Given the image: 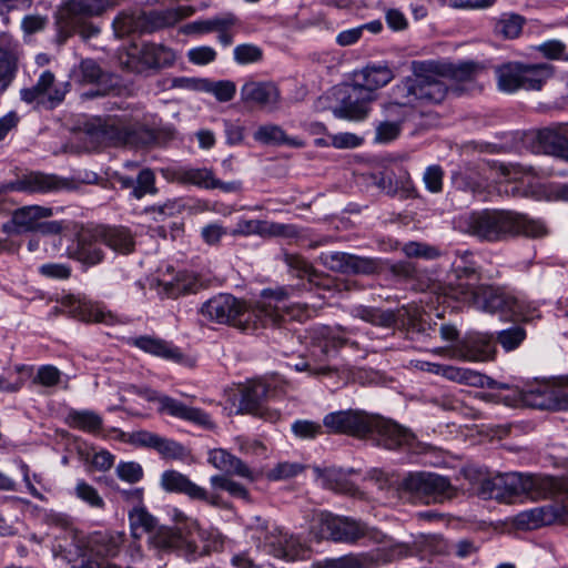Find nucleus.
<instances>
[{
	"instance_id": "obj_13",
	"label": "nucleus",
	"mask_w": 568,
	"mask_h": 568,
	"mask_svg": "<svg viewBox=\"0 0 568 568\" xmlns=\"http://www.w3.org/2000/svg\"><path fill=\"white\" fill-rule=\"evenodd\" d=\"M318 262L326 268L343 274L373 275L383 270L379 258L362 257L345 252H323Z\"/></svg>"
},
{
	"instance_id": "obj_7",
	"label": "nucleus",
	"mask_w": 568,
	"mask_h": 568,
	"mask_svg": "<svg viewBox=\"0 0 568 568\" xmlns=\"http://www.w3.org/2000/svg\"><path fill=\"white\" fill-rule=\"evenodd\" d=\"M194 12L190 6H181L163 11L150 13L122 12L113 21V27L119 36L131 32H153L156 29L171 27L190 17Z\"/></svg>"
},
{
	"instance_id": "obj_54",
	"label": "nucleus",
	"mask_w": 568,
	"mask_h": 568,
	"mask_svg": "<svg viewBox=\"0 0 568 568\" xmlns=\"http://www.w3.org/2000/svg\"><path fill=\"white\" fill-rule=\"evenodd\" d=\"M283 260L290 270L296 273L298 277H308L310 281L316 276V271L302 255L293 253H284Z\"/></svg>"
},
{
	"instance_id": "obj_31",
	"label": "nucleus",
	"mask_w": 568,
	"mask_h": 568,
	"mask_svg": "<svg viewBox=\"0 0 568 568\" xmlns=\"http://www.w3.org/2000/svg\"><path fill=\"white\" fill-rule=\"evenodd\" d=\"M103 245L120 254H130L135 247L134 236L124 226L99 225V233Z\"/></svg>"
},
{
	"instance_id": "obj_64",
	"label": "nucleus",
	"mask_w": 568,
	"mask_h": 568,
	"mask_svg": "<svg viewBox=\"0 0 568 568\" xmlns=\"http://www.w3.org/2000/svg\"><path fill=\"white\" fill-rule=\"evenodd\" d=\"M187 59L196 65H206L216 59V51L212 47L201 45L187 51Z\"/></svg>"
},
{
	"instance_id": "obj_21",
	"label": "nucleus",
	"mask_w": 568,
	"mask_h": 568,
	"mask_svg": "<svg viewBox=\"0 0 568 568\" xmlns=\"http://www.w3.org/2000/svg\"><path fill=\"white\" fill-rule=\"evenodd\" d=\"M233 235H260L262 237H284L296 239L300 235L297 226L293 224H283L265 220L240 219L232 231Z\"/></svg>"
},
{
	"instance_id": "obj_35",
	"label": "nucleus",
	"mask_w": 568,
	"mask_h": 568,
	"mask_svg": "<svg viewBox=\"0 0 568 568\" xmlns=\"http://www.w3.org/2000/svg\"><path fill=\"white\" fill-rule=\"evenodd\" d=\"M271 551L277 558L285 560L304 559L308 552L307 547L295 536L280 534L270 544Z\"/></svg>"
},
{
	"instance_id": "obj_20",
	"label": "nucleus",
	"mask_w": 568,
	"mask_h": 568,
	"mask_svg": "<svg viewBox=\"0 0 568 568\" xmlns=\"http://www.w3.org/2000/svg\"><path fill=\"white\" fill-rule=\"evenodd\" d=\"M161 486L165 491L185 494L191 499L202 500L215 507H222L219 495H210L207 490L191 481L185 475L176 470H166L161 476Z\"/></svg>"
},
{
	"instance_id": "obj_26",
	"label": "nucleus",
	"mask_w": 568,
	"mask_h": 568,
	"mask_svg": "<svg viewBox=\"0 0 568 568\" xmlns=\"http://www.w3.org/2000/svg\"><path fill=\"white\" fill-rule=\"evenodd\" d=\"M537 142L544 153L568 161V124L540 130Z\"/></svg>"
},
{
	"instance_id": "obj_17",
	"label": "nucleus",
	"mask_w": 568,
	"mask_h": 568,
	"mask_svg": "<svg viewBox=\"0 0 568 568\" xmlns=\"http://www.w3.org/2000/svg\"><path fill=\"white\" fill-rule=\"evenodd\" d=\"M171 180L180 184H191L206 190L220 189L226 193L240 192L242 189L240 181L222 182L207 168H181L172 171Z\"/></svg>"
},
{
	"instance_id": "obj_2",
	"label": "nucleus",
	"mask_w": 568,
	"mask_h": 568,
	"mask_svg": "<svg viewBox=\"0 0 568 568\" xmlns=\"http://www.w3.org/2000/svg\"><path fill=\"white\" fill-rule=\"evenodd\" d=\"M447 93V85L433 74H423L418 71L393 87L389 102L384 105L386 116L394 121L381 123L376 131V140L389 142L397 138L400 122L413 110L424 103H439Z\"/></svg>"
},
{
	"instance_id": "obj_52",
	"label": "nucleus",
	"mask_w": 568,
	"mask_h": 568,
	"mask_svg": "<svg viewBox=\"0 0 568 568\" xmlns=\"http://www.w3.org/2000/svg\"><path fill=\"white\" fill-rule=\"evenodd\" d=\"M201 88L212 93L219 101H231L236 92L235 83L229 80L211 82L207 80L201 81Z\"/></svg>"
},
{
	"instance_id": "obj_44",
	"label": "nucleus",
	"mask_w": 568,
	"mask_h": 568,
	"mask_svg": "<svg viewBox=\"0 0 568 568\" xmlns=\"http://www.w3.org/2000/svg\"><path fill=\"white\" fill-rule=\"evenodd\" d=\"M131 535L134 539L143 534H152L156 528V519L143 507H135L129 513Z\"/></svg>"
},
{
	"instance_id": "obj_14",
	"label": "nucleus",
	"mask_w": 568,
	"mask_h": 568,
	"mask_svg": "<svg viewBox=\"0 0 568 568\" xmlns=\"http://www.w3.org/2000/svg\"><path fill=\"white\" fill-rule=\"evenodd\" d=\"M435 354H447L450 358L468 362H485L494 358L495 343L491 335L475 333L466 336L450 348H436Z\"/></svg>"
},
{
	"instance_id": "obj_38",
	"label": "nucleus",
	"mask_w": 568,
	"mask_h": 568,
	"mask_svg": "<svg viewBox=\"0 0 568 568\" xmlns=\"http://www.w3.org/2000/svg\"><path fill=\"white\" fill-rule=\"evenodd\" d=\"M73 78L81 84L103 85L110 82L111 74L93 59H83L73 70Z\"/></svg>"
},
{
	"instance_id": "obj_8",
	"label": "nucleus",
	"mask_w": 568,
	"mask_h": 568,
	"mask_svg": "<svg viewBox=\"0 0 568 568\" xmlns=\"http://www.w3.org/2000/svg\"><path fill=\"white\" fill-rule=\"evenodd\" d=\"M287 298L288 294L284 288L263 291L262 300L257 302L258 311H263L260 328L280 326L286 321L303 322L310 317L306 305L288 303Z\"/></svg>"
},
{
	"instance_id": "obj_55",
	"label": "nucleus",
	"mask_w": 568,
	"mask_h": 568,
	"mask_svg": "<svg viewBox=\"0 0 568 568\" xmlns=\"http://www.w3.org/2000/svg\"><path fill=\"white\" fill-rule=\"evenodd\" d=\"M158 189L155 187V175L150 169L142 170L135 181V185L132 190V195L140 200L146 194H155Z\"/></svg>"
},
{
	"instance_id": "obj_32",
	"label": "nucleus",
	"mask_w": 568,
	"mask_h": 568,
	"mask_svg": "<svg viewBox=\"0 0 568 568\" xmlns=\"http://www.w3.org/2000/svg\"><path fill=\"white\" fill-rule=\"evenodd\" d=\"M209 463L216 469L222 470L223 475H237L254 480L252 470L240 458L222 448L212 449L209 453Z\"/></svg>"
},
{
	"instance_id": "obj_40",
	"label": "nucleus",
	"mask_w": 568,
	"mask_h": 568,
	"mask_svg": "<svg viewBox=\"0 0 568 568\" xmlns=\"http://www.w3.org/2000/svg\"><path fill=\"white\" fill-rule=\"evenodd\" d=\"M253 136L255 141L264 144H285L294 148H303L305 145L302 140L287 136L284 130L276 124L261 125Z\"/></svg>"
},
{
	"instance_id": "obj_43",
	"label": "nucleus",
	"mask_w": 568,
	"mask_h": 568,
	"mask_svg": "<svg viewBox=\"0 0 568 568\" xmlns=\"http://www.w3.org/2000/svg\"><path fill=\"white\" fill-rule=\"evenodd\" d=\"M34 87L42 98L54 105L62 102L67 93V84H55L54 74L50 71L42 72Z\"/></svg>"
},
{
	"instance_id": "obj_56",
	"label": "nucleus",
	"mask_w": 568,
	"mask_h": 568,
	"mask_svg": "<svg viewBox=\"0 0 568 568\" xmlns=\"http://www.w3.org/2000/svg\"><path fill=\"white\" fill-rule=\"evenodd\" d=\"M324 428V425L306 419L296 420L292 425V430L295 436L302 439H313L317 436H321L325 434Z\"/></svg>"
},
{
	"instance_id": "obj_58",
	"label": "nucleus",
	"mask_w": 568,
	"mask_h": 568,
	"mask_svg": "<svg viewBox=\"0 0 568 568\" xmlns=\"http://www.w3.org/2000/svg\"><path fill=\"white\" fill-rule=\"evenodd\" d=\"M526 337V332L521 327H511L499 332L497 339L506 351L517 348Z\"/></svg>"
},
{
	"instance_id": "obj_57",
	"label": "nucleus",
	"mask_w": 568,
	"mask_h": 568,
	"mask_svg": "<svg viewBox=\"0 0 568 568\" xmlns=\"http://www.w3.org/2000/svg\"><path fill=\"white\" fill-rule=\"evenodd\" d=\"M403 252L407 257L434 260L440 256V252L437 247L419 242L406 243L403 246Z\"/></svg>"
},
{
	"instance_id": "obj_45",
	"label": "nucleus",
	"mask_w": 568,
	"mask_h": 568,
	"mask_svg": "<svg viewBox=\"0 0 568 568\" xmlns=\"http://www.w3.org/2000/svg\"><path fill=\"white\" fill-rule=\"evenodd\" d=\"M67 423L70 427L97 434L102 428V418L92 410H71Z\"/></svg>"
},
{
	"instance_id": "obj_29",
	"label": "nucleus",
	"mask_w": 568,
	"mask_h": 568,
	"mask_svg": "<svg viewBox=\"0 0 568 568\" xmlns=\"http://www.w3.org/2000/svg\"><path fill=\"white\" fill-rule=\"evenodd\" d=\"M20 53L18 45L9 38H0V93L4 92L16 78Z\"/></svg>"
},
{
	"instance_id": "obj_15",
	"label": "nucleus",
	"mask_w": 568,
	"mask_h": 568,
	"mask_svg": "<svg viewBox=\"0 0 568 568\" xmlns=\"http://www.w3.org/2000/svg\"><path fill=\"white\" fill-rule=\"evenodd\" d=\"M145 399L156 402L159 404L158 412L160 414H166L171 417L195 424L204 429H213L215 427L211 416L203 409L187 406L168 395L159 394L155 390H145Z\"/></svg>"
},
{
	"instance_id": "obj_16",
	"label": "nucleus",
	"mask_w": 568,
	"mask_h": 568,
	"mask_svg": "<svg viewBox=\"0 0 568 568\" xmlns=\"http://www.w3.org/2000/svg\"><path fill=\"white\" fill-rule=\"evenodd\" d=\"M69 183L53 174L32 172L0 186V212L3 210L4 195L11 191L27 193H47L68 187Z\"/></svg>"
},
{
	"instance_id": "obj_46",
	"label": "nucleus",
	"mask_w": 568,
	"mask_h": 568,
	"mask_svg": "<svg viewBox=\"0 0 568 568\" xmlns=\"http://www.w3.org/2000/svg\"><path fill=\"white\" fill-rule=\"evenodd\" d=\"M372 564L368 554H348L338 558H327L316 562L313 568H367Z\"/></svg>"
},
{
	"instance_id": "obj_37",
	"label": "nucleus",
	"mask_w": 568,
	"mask_h": 568,
	"mask_svg": "<svg viewBox=\"0 0 568 568\" xmlns=\"http://www.w3.org/2000/svg\"><path fill=\"white\" fill-rule=\"evenodd\" d=\"M521 89L539 91L554 75V67L549 63H521Z\"/></svg>"
},
{
	"instance_id": "obj_25",
	"label": "nucleus",
	"mask_w": 568,
	"mask_h": 568,
	"mask_svg": "<svg viewBox=\"0 0 568 568\" xmlns=\"http://www.w3.org/2000/svg\"><path fill=\"white\" fill-rule=\"evenodd\" d=\"M99 226L82 230L78 234L77 246L71 254L79 262L87 265H95L103 260V251L101 250L102 237L98 235Z\"/></svg>"
},
{
	"instance_id": "obj_34",
	"label": "nucleus",
	"mask_w": 568,
	"mask_h": 568,
	"mask_svg": "<svg viewBox=\"0 0 568 568\" xmlns=\"http://www.w3.org/2000/svg\"><path fill=\"white\" fill-rule=\"evenodd\" d=\"M189 532L187 536H184L181 531H176L173 528L169 527H160L155 528L154 531L150 536V544L160 550H172L179 548H192L194 546L195 540Z\"/></svg>"
},
{
	"instance_id": "obj_19",
	"label": "nucleus",
	"mask_w": 568,
	"mask_h": 568,
	"mask_svg": "<svg viewBox=\"0 0 568 568\" xmlns=\"http://www.w3.org/2000/svg\"><path fill=\"white\" fill-rule=\"evenodd\" d=\"M519 400L531 408L568 410V393L546 384L520 392Z\"/></svg>"
},
{
	"instance_id": "obj_9",
	"label": "nucleus",
	"mask_w": 568,
	"mask_h": 568,
	"mask_svg": "<svg viewBox=\"0 0 568 568\" xmlns=\"http://www.w3.org/2000/svg\"><path fill=\"white\" fill-rule=\"evenodd\" d=\"M335 95L339 104L333 109V114L351 121L364 120L371 111V103L377 98V94L367 93L354 80L338 85Z\"/></svg>"
},
{
	"instance_id": "obj_11",
	"label": "nucleus",
	"mask_w": 568,
	"mask_h": 568,
	"mask_svg": "<svg viewBox=\"0 0 568 568\" xmlns=\"http://www.w3.org/2000/svg\"><path fill=\"white\" fill-rule=\"evenodd\" d=\"M54 312L68 314L84 322H95L106 325L124 323L122 318L106 310L102 304L75 295L63 296L59 301V305L54 307Z\"/></svg>"
},
{
	"instance_id": "obj_61",
	"label": "nucleus",
	"mask_w": 568,
	"mask_h": 568,
	"mask_svg": "<svg viewBox=\"0 0 568 568\" xmlns=\"http://www.w3.org/2000/svg\"><path fill=\"white\" fill-rule=\"evenodd\" d=\"M154 449H156L164 458L169 459H181L185 455V449L181 444L161 436L159 437Z\"/></svg>"
},
{
	"instance_id": "obj_47",
	"label": "nucleus",
	"mask_w": 568,
	"mask_h": 568,
	"mask_svg": "<svg viewBox=\"0 0 568 568\" xmlns=\"http://www.w3.org/2000/svg\"><path fill=\"white\" fill-rule=\"evenodd\" d=\"M143 51V44H133L129 47L119 55L121 67L134 73L146 72L148 67L143 65L145 60Z\"/></svg>"
},
{
	"instance_id": "obj_10",
	"label": "nucleus",
	"mask_w": 568,
	"mask_h": 568,
	"mask_svg": "<svg viewBox=\"0 0 568 568\" xmlns=\"http://www.w3.org/2000/svg\"><path fill=\"white\" fill-rule=\"evenodd\" d=\"M403 489L426 503H443L456 495L448 478L434 473H412L402 481Z\"/></svg>"
},
{
	"instance_id": "obj_63",
	"label": "nucleus",
	"mask_w": 568,
	"mask_h": 568,
	"mask_svg": "<svg viewBox=\"0 0 568 568\" xmlns=\"http://www.w3.org/2000/svg\"><path fill=\"white\" fill-rule=\"evenodd\" d=\"M444 171L439 165L428 166L423 175L426 189L432 193H439L443 190Z\"/></svg>"
},
{
	"instance_id": "obj_4",
	"label": "nucleus",
	"mask_w": 568,
	"mask_h": 568,
	"mask_svg": "<svg viewBox=\"0 0 568 568\" xmlns=\"http://www.w3.org/2000/svg\"><path fill=\"white\" fill-rule=\"evenodd\" d=\"M557 487L558 483L554 477L508 473L481 478L475 490L484 499L510 503L519 495H526L530 499L544 498Z\"/></svg>"
},
{
	"instance_id": "obj_41",
	"label": "nucleus",
	"mask_w": 568,
	"mask_h": 568,
	"mask_svg": "<svg viewBox=\"0 0 568 568\" xmlns=\"http://www.w3.org/2000/svg\"><path fill=\"white\" fill-rule=\"evenodd\" d=\"M498 89L513 93L521 89V63L509 62L496 69Z\"/></svg>"
},
{
	"instance_id": "obj_36",
	"label": "nucleus",
	"mask_w": 568,
	"mask_h": 568,
	"mask_svg": "<svg viewBox=\"0 0 568 568\" xmlns=\"http://www.w3.org/2000/svg\"><path fill=\"white\" fill-rule=\"evenodd\" d=\"M131 344L145 353L176 363H180L183 358V355L179 348L173 347L171 344L161 338L152 336H140L132 338Z\"/></svg>"
},
{
	"instance_id": "obj_33",
	"label": "nucleus",
	"mask_w": 568,
	"mask_h": 568,
	"mask_svg": "<svg viewBox=\"0 0 568 568\" xmlns=\"http://www.w3.org/2000/svg\"><path fill=\"white\" fill-rule=\"evenodd\" d=\"M125 535L123 532H95L89 541V549L92 557L113 558L123 545Z\"/></svg>"
},
{
	"instance_id": "obj_27",
	"label": "nucleus",
	"mask_w": 568,
	"mask_h": 568,
	"mask_svg": "<svg viewBox=\"0 0 568 568\" xmlns=\"http://www.w3.org/2000/svg\"><path fill=\"white\" fill-rule=\"evenodd\" d=\"M393 79L394 72L386 64H368L352 74V80L372 94H376L378 89L387 85Z\"/></svg>"
},
{
	"instance_id": "obj_53",
	"label": "nucleus",
	"mask_w": 568,
	"mask_h": 568,
	"mask_svg": "<svg viewBox=\"0 0 568 568\" xmlns=\"http://www.w3.org/2000/svg\"><path fill=\"white\" fill-rule=\"evenodd\" d=\"M75 496L92 508L103 509L105 503L98 490L84 480H78L74 487Z\"/></svg>"
},
{
	"instance_id": "obj_59",
	"label": "nucleus",
	"mask_w": 568,
	"mask_h": 568,
	"mask_svg": "<svg viewBox=\"0 0 568 568\" xmlns=\"http://www.w3.org/2000/svg\"><path fill=\"white\" fill-rule=\"evenodd\" d=\"M61 381V372L53 365H42L38 368L33 383L44 387H54Z\"/></svg>"
},
{
	"instance_id": "obj_1",
	"label": "nucleus",
	"mask_w": 568,
	"mask_h": 568,
	"mask_svg": "<svg viewBox=\"0 0 568 568\" xmlns=\"http://www.w3.org/2000/svg\"><path fill=\"white\" fill-rule=\"evenodd\" d=\"M459 258L453 262V273L448 275L450 294L467 303H471L478 310L488 313H500L503 316H511L515 320L530 321L535 317L529 314L524 303L501 292L499 288L479 285L475 286L477 273L468 258L471 253L468 251L456 252Z\"/></svg>"
},
{
	"instance_id": "obj_51",
	"label": "nucleus",
	"mask_w": 568,
	"mask_h": 568,
	"mask_svg": "<svg viewBox=\"0 0 568 568\" xmlns=\"http://www.w3.org/2000/svg\"><path fill=\"white\" fill-rule=\"evenodd\" d=\"M525 20L516 13H504L496 23V31L505 38H517L523 29Z\"/></svg>"
},
{
	"instance_id": "obj_60",
	"label": "nucleus",
	"mask_w": 568,
	"mask_h": 568,
	"mask_svg": "<svg viewBox=\"0 0 568 568\" xmlns=\"http://www.w3.org/2000/svg\"><path fill=\"white\" fill-rule=\"evenodd\" d=\"M304 467L297 463L283 462L272 468L266 477L271 480L288 479L300 474Z\"/></svg>"
},
{
	"instance_id": "obj_28",
	"label": "nucleus",
	"mask_w": 568,
	"mask_h": 568,
	"mask_svg": "<svg viewBox=\"0 0 568 568\" xmlns=\"http://www.w3.org/2000/svg\"><path fill=\"white\" fill-rule=\"evenodd\" d=\"M97 13L89 2H63L57 12V23L61 31L69 34Z\"/></svg>"
},
{
	"instance_id": "obj_23",
	"label": "nucleus",
	"mask_w": 568,
	"mask_h": 568,
	"mask_svg": "<svg viewBox=\"0 0 568 568\" xmlns=\"http://www.w3.org/2000/svg\"><path fill=\"white\" fill-rule=\"evenodd\" d=\"M52 213V209L47 206H22L12 213L11 220L3 225V230L16 234L33 232L37 230L40 220L50 217Z\"/></svg>"
},
{
	"instance_id": "obj_39",
	"label": "nucleus",
	"mask_w": 568,
	"mask_h": 568,
	"mask_svg": "<svg viewBox=\"0 0 568 568\" xmlns=\"http://www.w3.org/2000/svg\"><path fill=\"white\" fill-rule=\"evenodd\" d=\"M144 64L150 70H159L169 68L174 64L176 60L175 52L163 44L143 43Z\"/></svg>"
},
{
	"instance_id": "obj_50",
	"label": "nucleus",
	"mask_w": 568,
	"mask_h": 568,
	"mask_svg": "<svg viewBox=\"0 0 568 568\" xmlns=\"http://www.w3.org/2000/svg\"><path fill=\"white\" fill-rule=\"evenodd\" d=\"M210 484L214 489L225 490L232 497L248 500L247 489L242 484L233 480L230 475H214L210 478Z\"/></svg>"
},
{
	"instance_id": "obj_30",
	"label": "nucleus",
	"mask_w": 568,
	"mask_h": 568,
	"mask_svg": "<svg viewBox=\"0 0 568 568\" xmlns=\"http://www.w3.org/2000/svg\"><path fill=\"white\" fill-rule=\"evenodd\" d=\"M270 394L268 385L262 379L248 382L242 389L239 412L262 415L263 404Z\"/></svg>"
},
{
	"instance_id": "obj_48",
	"label": "nucleus",
	"mask_w": 568,
	"mask_h": 568,
	"mask_svg": "<svg viewBox=\"0 0 568 568\" xmlns=\"http://www.w3.org/2000/svg\"><path fill=\"white\" fill-rule=\"evenodd\" d=\"M355 316L374 325L389 327L395 324L396 317L392 311L359 306L354 310Z\"/></svg>"
},
{
	"instance_id": "obj_18",
	"label": "nucleus",
	"mask_w": 568,
	"mask_h": 568,
	"mask_svg": "<svg viewBox=\"0 0 568 568\" xmlns=\"http://www.w3.org/2000/svg\"><path fill=\"white\" fill-rule=\"evenodd\" d=\"M373 419L367 438H371L377 446L396 449L412 443L414 436L408 429L378 415H373Z\"/></svg>"
},
{
	"instance_id": "obj_49",
	"label": "nucleus",
	"mask_w": 568,
	"mask_h": 568,
	"mask_svg": "<svg viewBox=\"0 0 568 568\" xmlns=\"http://www.w3.org/2000/svg\"><path fill=\"white\" fill-rule=\"evenodd\" d=\"M555 516L556 514L551 508L539 507L519 514L517 523L519 525H526L529 529H532L550 524Z\"/></svg>"
},
{
	"instance_id": "obj_62",
	"label": "nucleus",
	"mask_w": 568,
	"mask_h": 568,
	"mask_svg": "<svg viewBox=\"0 0 568 568\" xmlns=\"http://www.w3.org/2000/svg\"><path fill=\"white\" fill-rule=\"evenodd\" d=\"M262 55V50L254 44H240L234 49V59L240 64L257 62Z\"/></svg>"
},
{
	"instance_id": "obj_24",
	"label": "nucleus",
	"mask_w": 568,
	"mask_h": 568,
	"mask_svg": "<svg viewBox=\"0 0 568 568\" xmlns=\"http://www.w3.org/2000/svg\"><path fill=\"white\" fill-rule=\"evenodd\" d=\"M415 367L424 372L444 376L453 382L476 387H483L485 385V381L487 379L485 375H481L468 368H462L450 365H440L426 361H417L415 363Z\"/></svg>"
},
{
	"instance_id": "obj_5",
	"label": "nucleus",
	"mask_w": 568,
	"mask_h": 568,
	"mask_svg": "<svg viewBox=\"0 0 568 568\" xmlns=\"http://www.w3.org/2000/svg\"><path fill=\"white\" fill-rule=\"evenodd\" d=\"M201 313L209 321L220 324H232L245 333L260 329L263 311H258L257 303L247 305L230 294H219L205 302Z\"/></svg>"
},
{
	"instance_id": "obj_22",
	"label": "nucleus",
	"mask_w": 568,
	"mask_h": 568,
	"mask_svg": "<svg viewBox=\"0 0 568 568\" xmlns=\"http://www.w3.org/2000/svg\"><path fill=\"white\" fill-rule=\"evenodd\" d=\"M241 100L245 104L275 110L280 103L281 93L273 82L248 81L241 88Z\"/></svg>"
},
{
	"instance_id": "obj_12",
	"label": "nucleus",
	"mask_w": 568,
	"mask_h": 568,
	"mask_svg": "<svg viewBox=\"0 0 568 568\" xmlns=\"http://www.w3.org/2000/svg\"><path fill=\"white\" fill-rule=\"evenodd\" d=\"M373 415L361 409L332 412L324 416L323 425L327 434H343L359 439L371 434Z\"/></svg>"
},
{
	"instance_id": "obj_42",
	"label": "nucleus",
	"mask_w": 568,
	"mask_h": 568,
	"mask_svg": "<svg viewBox=\"0 0 568 568\" xmlns=\"http://www.w3.org/2000/svg\"><path fill=\"white\" fill-rule=\"evenodd\" d=\"M236 22V18L232 14H226L224 17H215L207 20H197L190 23H186L181 28V31L184 34H204L213 32L214 30H220L224 27H232Z\"/></svg>"
},
{
	"instance_id": "obj_6",
	"label": "nucleus",
	"mask_w": 568,
	"mask_h": 568,
	"mask_svg": "<svg viewBox=\"0 0 568 568\" xmlns=\"http://www.w3.org/2000/svg\"><path fill=\"white\" fill-rule=\"evenodd\" d=\"M312 532L320 539L341 544H355L363 537H371L379 542L384 538L381 532L369 529L362 521L331 513H320L315 516Z\"/></svg>"
},
{
	"instance_id": "obj_3",
	"label": "nucleus",
	"mask_w": 568,
	"mask_h": 568,
	"mask_svg": "<svg viewBox=\"0 0 568 568\" xmlns=\"http://www.w3.org/2000/svg\"><path fill=\"white\" fill-rule=\"evenodd\" d=\"M467 225L470 234L489 242L517 235L537 239L548 233L541 221L505 210L474 212L470 214Z\"/></svg>"
}]
</instances>
